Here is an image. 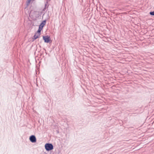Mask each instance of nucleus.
I'll list each match as a JSON object with an SVG mask.
<instances>
[{"label":"nucleus","mask_w":154,"mask_h":154,"mask_svg":"<svg viewBox=\"0 0 154 154\" xmlns=\"http://www.w3.org/2000/svg\"><path fill=\"white\" fill-rule=\"evenodd\" d=\"M46 20H45L43 21L40 24L39 26V28L42 29L43 27L46 24Z\"/></svg>","instance_id":"obj_4"},{"label":"nucleus","mask_w":154,"mask_h":154,"mask_svg":"<svg viewBox=\"0 0 154 154\" xmlns=\"http://www.w3.org/2000/svg\"><path fill=\"white\" fill-rule=\"evenodd\" d=\"M30 141L32 143H35L36 141V139L34 135H32L29 137Z\"/></svg>","instance_id":"obj_3"},{"label":"nucleus","mask_w":154,"mask_h":154,"mask_svg":"<svg viewBox=\"0 0 154 154\" xmlns=\"http://www.w3.org/2000/svg\"><path fill=\"white\" fill-rule=\"evenodd\" d=\"M42 30V29L39 28L38 31L36 33H37V34H38V35H40L41 32Z\"/></svg>","instance_id":"obj_6"},{"label":"nucleus","mask_w":154,"mask_h":154,"mask_svg":"<svg viewBox=\"0 0 154 154\" xmlns=\"http://www.w3.org/2000/svg\"><path fill=\"white\" fill-rule=\"evenodd\" d=\"M43 39L45 43H49L51 41L50 37L48 36V35L43 36Z\"/></svg>","instance_id":"obj_2"},{"label":"nucleus","mask_w":154,"mask_h":154,"mask_svg":"<svg viewBox=\"0 0 154 154\" xmlns=\"http://www.w3.org/2000/svg\"><path fill=\"white\" fill-rule=\"evenodd\" d=\"M60 80L59 77H56L55 78V81H58Z\"/></svg>","instance_id":"obj_8"},{"label":"nucleus","mask_w":154,"mask_h":154,"mask_svg":"<svg viewBox=\"0 0 154 154\" xmlns=\"http://www.w3.org/2000/svg\"><path fill=\"white\" fill-rule=\"evenodd\" d=\"M40 36V35H38V34H37V33H36L35 35H34L33 38H32L33 40H35L38 38H39V36Z\"/></svg>","instance_id":"obj_5"},{"label":"nucleus","mask_w":154,"mask_h":154,"mask_svg":"<svg viewBox=\"0 0 154 154\" xmlns=\"http://www.w3.org/2000/svg\"><path fill=\"white\" fill-rule=\"evenodd\" d=\"M46 4H45V7H46Z\"/></svg>","instance_id":"obj_10"},{"label":"nucleus","mask_w":154,"mask_h":154,"mask_svg":"<svg viewBox=\"0 0 154 154\" xmlns=\"http://www.w3.org/2000/svg\"><path fill=\"white\" fill-rule=\"evenodd\" d=\"M45 148L47 151H49L53 149L54 146L53 144L50 143H46L45 144Z\"/></svg>","instance_id":"obj_1"},{"label":"nucleus","mask_w":154,"mask_h":154,"mask_svg":"<svg viewBox=\"0 0 154 154\" xmlns=\"http://www.w3.org/2000/svg\"><path fill=\"white\" fill-rule=\"evenodd\" d=\"M149 14L151 15L154 16V11L150 12H149Z\"/></svg>","instance_id":"obj_9"},{"label":"nucleus","mask_w":154,"mask_h":154,"mask_svg":"<svg viewBox=\"0 0 154 154\" xmlns=\"http://www.w3.org/2000/svg\"><path fill=\"white\" fill-rule=\"evenodd\" d=\"M31 1V0H27L26 2L27 6L29 5Z\"/></svg>","instance_id":"obj_7"}]
</instances>
